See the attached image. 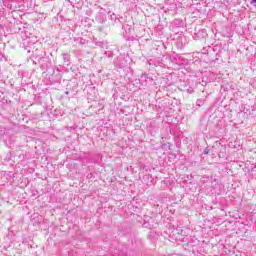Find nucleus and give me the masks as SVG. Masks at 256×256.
<instances>
[{"mask_svg": "<svg viewBox=\"0 0 256 256\" xmlns=\"http://www.w3.org/2000/svg\"><path fill=\"white\" fill-rule=\"evenodd\" d=\"M251 3H256V0H251Z\"/></svg>", "mask_w": 256, "mask_h": 256, "instance_id": "1", "label": "nucleus"}]
</instances>
